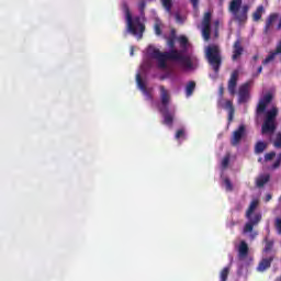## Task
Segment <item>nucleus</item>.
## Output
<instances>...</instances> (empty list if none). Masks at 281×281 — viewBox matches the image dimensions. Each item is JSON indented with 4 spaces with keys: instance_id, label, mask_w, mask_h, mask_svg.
<instances>
[{
    "instance_id": "obj_3",
    "label": "nucleus",
    "mask_w": 281,
    "mask_h": 281,
    "mask_svg": "<svg viewBox=\"0 0 281 281\" xmlns=\"http://www.w3.org/2000/svg\"><path fill=\"white\" fill-rule=\"evenodd\" d=\"M124 8L128 32L134 36H138V38H142L144 36V32H146V25L142 23V18H133V15L131 14V9H128L127 3L124 4Z\"/></svg>"
},
{
    "instance_id": "obj_2",
    "label": "nucleus",
    "mask_w": 281,
    "mask_h": 281,
    "mask_svg": "<svg viewBox=\"0 0 281 281\" xmlns=\"http://www.w3.org/2000/svg\"><path fill=\"white\" fill-rule=\"evenodd\" d=\"M160 102L161 104L158 108V111L161 113L164 117V124L166 126H172V123L175 122V112H170V92L166 89V87L160 86Z\"/></svg>"
},
{
    "instance_id": "obj_35",
    "label": "nucleus",
    "mask_w": 281,
    "mask_h": 281,
    "mask_svg": "<svg viewBox=\"0 0 281 281\" xmlns=\"http://www.w3.org/2000/svg\"><path fill=\"white\" fill-rule=\"evenodd\" d=\"M276 157V151H270L265 155V161H271Z\"/></svg>"
},
{
    "instance_id": "obj_1",
    "label": "nucleus",
    "mask_w": 281,
    "mask_h": 281,
    "mask_svg": "<svg viewBox=\"0 0 281 281\" xmlns=\"http://www.w3.org/2000/svg\"><path fill=\"white\" fill-rule=\"evenodd\" d=\"M177 37L175 35L170 36L167 40V45L171 49L169 52L161 53L158 48H154L150 56L155 60H158V67L159 69H167L168 67V60H177L182 65V67H186L187 69H192V59L190 56L183 55L181 50L175 49V41Z\"/></svg>"
},
{
    "instance_id": "obj_18",
    "label": "nucleus",
    "mask_w": 281,
    "mask_h": 281,
    "mask_svg": "<svg viewBox=\"0 0 281 281\" xmlns=\"http://www.w3.org/2000/svg\"><path fill=\"white\" fill-rule=\"evenodd\" d=\"M271 179V176L261 175L256 179V186L257 188H265L266 183H269V180Z\"/></svg>"
},
{
    "instance_id": "obj_23",
    "label": "nucleus",
    "mask_w": 281,
    "mask_h": 281,
    "mask_svg": "<svg viewBox=\"0 0 281 281\" xmlns=\"http://www.w3.org/2000/svg\"><path fill=\"white\" fill-rule=\"evenodd\" d=\"M194 89H196V82L189 81L186 86V95H187V98H190V95H192V93H194Z\"/></svg>"
},
{
    "instance_id": "obj_45",
    "label": "nucleus",
    "mask_w": 281,
    "mask_h": 281,
    "mask_svg": "<svg viewBox=\"0 0 281 281\" xmlns=\"http://www.w3.org/2000/svg\"><path fill=\"white\" fill-rule=\"evenodd\" d=\"M276 281H281V276L276 279Z\"/></svg>"
},
{
    "instance_id": "obj_46",
    "label": "nucleus",
    "mask_w": 281,
    "mask_h": 281,
    "mask_svg": "<svg viewBox=\"0 0 281 281\" xmlns=\"http://www.w3.org/2000/svg\"><path fill=\"white\" fill-rule=\"evenodd\" d=\"M258 161H259V162L262 161V158H259Z\"/></svg>"
},
{
    "instance_id": "obj_33",
    "label": "nucleus",
    "mask_w": 281,
    "mask_h": 281,
    "mask_svg": "<svg viewBox=\"0 0 281 281\" xmlns=\"http://www.w3.org/2000/svg\"><path fill=\"white\" fill-rule=\"evenodd\" d=\"M274 226H276L278 234L281 236V218L280 217L276 218Z\"/></svg>"
},
{
    "instance_id": "obj_29",
    "label": "nucleus",
    "mask_w": 281,
    "mask_h": 281,
    "mask_svg": "<svg viewBox=\"0 0 281 281\" xmlns=\"http://www.w3.org/2000/svg\"><path fill=\"white\" fill-rule=\"evenodd\" d=\"M228 277H229V267H225L220 273V281H227Z\"/></svg>"
},
{
    "instance_id": "obj_41",
    "label": "nucleus",
    "mask_w": 281,
    "mask_h": 281,
    "mask_svg": "<svg viewBox=\"0 0 281 281\" xmlns=\"http://www.w3.org/2000/svg\"><path fill=\"white\" fill-rule=\"evenodd\" d=\"M272 198H273V196L271 195V193H268V194L266 195V203H269V201H271Z\"/></svg>"
},
{
    "instance_id": "obj_11",
    "label": "nucleus",
    "mask_w": 281,
    "mask_h": 281,
    "mask_svg": "<svg viewBox=\"0 0 281 281\" xmlns=\"http://www.w3.org/2000/svg\"><path fill=\"white\" fill-rule=\"evenodd\" d=\"M136 85L138 89L142 91V93L145 95L146 100H153V93L146 87V82H144V79H142L140 74L136 75Z\"/></svg>"
},
{
    "instance_id": "obj_20",
    "label": "nucleus",
    "mask_w": 281,
    "mask_h": 281,
    "mask_svg": "<svg viewBox=\"0 0 281 281\" xmlns=\"http://www.w3.org/2000/svg\"><path fill=\"white\" fill-rule=\"evenodd\" d=\"M259 204H260V201L258 199H255L250 202V205H249L248 210L246 211L247 218H251V214H254V212H256V209L258 207Z\"/></svg>"
},
{
    "instance_id": "obj_39",
    "label": "nucleus",
    "mask_w": 281,
    "mask_h": 281,
    "mask_svg": "<svg viewBox=\"0 0 281 281\" xmlns=\"http://www.w3.org/2000/svg\"><path fill=\"white\" fill-rule=\"evenodd\" d=\"M280 165H281V161H280L279 159H277V160L274 161V164L272 165V169H273V170H278V168H280Z\"/></svg>"
},
{
    "instance_id": "obj_24",
    "label": "nucleus",
    "mask_w": 281,
    "mask_h": 281,
    "mask_svg": "<svg viewBox=\"0 0 281 281\" xmlns=\"http://www.w3.org/2000/svg\"><path fill=\"white\" fill-rule=\"evenodd\" d=\"M137 8L142 18L146 16V0H139Z\"/></svg>"
},
{
    "instance_id": "obj_19",
    "label": "nucleus",
    "mask_w": 281,
    "mask_h": 281,
    "mask_svg": "<svg viewBox=\"0 0 281 281\" xmlns=\"http://www.w3.org/2000/svg\"><path fill=\"white\" fill-rule=\"evenodd\" d=\"M268 146L269 144H267L266 142L258 140L255 145V155H262V153L267 150Z\"/></svg>"
},
{
    "instance_id": "obj_27",
    "label": "nucleus",
    "mask_w": 281,
    "mask_h": 281,
    "mask_svg": "<svg viewBox=\"0 0 281 281\" xmlns=\"http://www.w3.org/2000/svg\"><path fill=\"white\" fill-rule=\"evenodd\" d=\"M161 3L164 5L165 10L169 14H172V0H161Z\"/></svg>"
},
{
    "instance_id": "obj_6",
    "label": "nucleus",
    "mask_w": 281,
    "mask_h": 281,
    "mask_svg": "<svg viewBox=\"0 0 281 281\" xmlns=\"http://www.w3.org/2000/svg\"><path fill=\"white\" fill-rule=\"evenodd\" d=\"M278 117V108H272L266 112V117L261 126L262 135H271L276 133V119Z\"/></svg>"
},
{
    "instance_id": "obj_17",
    "label": "nucleus",
    "mask_w": 281,
    "mask_h": 281,
    "mask_svg": "<svg viewBox=\"0 0 281 281\" xmlns=\"http://www.w3.org/2000/svg\"><path fill=\"white\" fill-rule=\"evenodd\" d=\"M247 256H249V245H247V241L241 240L238 247V257L247 258Z\"/></svg>"
},
{
    "instance_id": "obj_15",
    "label": "nucleus",
    "mask_w": 281,
    "mask_h": 281,
    "mask_svg": "<svg viewBox=\"0 0 281 281\" xmlns=\"http://www.w3.org/2000/svg\"><path fill=\"white\" fill-rule=\"evenodd\" d=\"M243 52H245V48L243 47V42L240 41V38H237L233 45L232 60H238V58L243 56Z\"/></svg>"
},
{
    "instance_id": "obj_47",
    "label": "nucleus",
    "mask_w": 281,
    "mask_h": 281,
    "mask_svg": "<svg viewBox=\"0 0 281 281\" xmlns=\"http://www.w3.org/2000/svg\"><path fill=\"white\" fill-rule=\"evenodd\" d=\"M280 201H281V196H280Z\"/></svg>"
},
{
    "instance_id": "obj_28",
    "label": "nucleus",
    "mask_w": 281,
    "mask_h": 281,
    "mask_svg": "<svg viewBox=\"0 0 281 281\" xmlns=\"http://www.w3.org/2000/svg\"><path fill=\"white\" fill-rule=\"evenodd\" d=\"M212 32V26H202V34L204 41H210V34Z\"/></svg>"
},
{
    "instance_id": "obj_14",
    "label": "nucleus",
    "mask_w": 281,
    "mask_h": 281,
    "mask_svg": "<svg viewBox=\"0 0 281 281\" xmlns=\"http://www.w3.org/2000/svg\"><path fill=\"white\" fill-rule=\"evenodd\" d=\"M260 221H262V215L260 214H256L254 217H250L249 222L246 223V225L244 226V234H249L254 232V226L258 225Z\"/></svg>"
},
{
    "instance_id": "obj_13",
    "label": "nucleus",
    "mask_w": 281,
    "mask_h": 281,
    "mask_svg": "<svg viewBox=\"0 0 281 281\" xmlns=\"http://www.w3.org/2000/svg\"><path fill=\"white\" fill-rule=\"evenodd\" d=\"M274 259H276V251H273V254L270 257L261 259V261L257 267V271L262 273L263 271H267V269H270L271 262H273Z\"/></svg>"
},
{
    "instance_id": "obj_21",
    "label": "nucleus",
    "mask_w": 281,
    "mask_h": 281,
    "mask_svg": "<svg viewBox=\"0 0 281 281\" xmlns=\"http://www.w3.org/2000/svg\"><path fill=\"white\" fill-rule=\"evenodd\" d=\"M265 12V7L259 5L256 11L252 13V20L258 23L262 19V13Z\"/></svg>"
},
{
    "instance_id": "obj_37",
    "label": "nucleus",
    "mask_w": 281,
    "mask_h": 281,
    "mask_svg": "<svg viewBox=\"0 0 281 281\" xmlns=\"http://www.w3.org/2000/svg\"><path fill=\"white\" fill-rule=\"evenodd\" d=\"M218 95L221 100H223V95H225V87L223 85H221L218 88Z\"/></svg>"
},
{
    "instance_id": "obj_30",
    "label": "nucleus",
    "mask_w": 281,
    "mask_h": 281,
    "mask_svg": "<svg viewBox=\"0 0 281 281\" xmlns=\"http://www.w3.org/2000/svg\"><path fill=\"white\" fill-rule=\"evenodd\" d=\"M178 42L180 43V47L182 49H187L188 48V37L184 35H181L178 37Z\"/></svg>"
},
{
    "instance_id": "obj_25",
    "label": "nucleus",
    "mask_w": 281,
    "mask_h": 281,
    "mask_svg": "<svg viewBox=\"0 0 281 281\" xmlns=\"http://www.w3.org/2000/svg\"><path fill=\"white\" fill-rule=\"evenodd\" d=\"M202 26H212V13L206 12L202 20Z\"/></svg>"
},
{
    "instance_id": "obj_8",
    "label": "nucleus",
    "mask_w": 281,
    "mask_h": 281,
    "mask_svg": "<svg viewBox=\"0 0 281 281\" xmlns=\"http://www.w3.org/2000/svg\"><path fill=\"white\" fill-rule=\"evenodd\" d=\"M273 101V94L271 92L266 93L258 102L256 109V115H262L267 111V106Z\"/></svg>"
},
{
    "instance_id": "obj_32",
    "label": "nucleus",
    "mask_w": 281,
    "mask_h": 281,
    "mask_svg": "<svg viewBox=\"0 0 281 281\" xmlns=\"http://www.w3.org/2000/svg\"><path fill=\"white\" fill-rule=\"evenodd\" d=\"M224 184L226 186V190L228 192H232V190H234V186L232 184V181L229 180V178L224 179Z\"/></svg>"
},
{
    "instance_id": "obj_36",
    "label": "nucleus",
    "mask_w": 281,
    "mask_h": 281,
    "mask_svg": "<svg viewBox=\"0 0 281 281\" xmlns=\"http://www.w3.org/2000/svg\"><path fill=\"white\" fill-rule=\"evenodd\" d=\"M274 147L281 148V134L280 133L277 135V138L274 140Z\"/></svg>"
},
{
    "instance_id": "obj_43",
    "label": "nucleus",
    "mask_w": 281,
    "mask_h": 281,
    "mask_svg": "<svg viewBox=\"0 0 281 281\" xmlns=\"http://www.w3.org/2000/svg\"><path fill=\"white\" fill-rule=\"evenodd\" d=\"M252 60H258V55H255V56L252 57Z\"/></svg>"
},
{
    "instance_id": "obj_40",
    "label": "nucleus",
    "mask_w": 281,
    "mask_h": 281,
    "mask_svg": "<svg viewBox=\"0 0 281 281\" xmlns=\"http://www.w3.org/2000/svg\"><path fill=\"white\" fill-rule=\"evenodd\" d=\"M176 21H177V23H183V18H181V14H179V13H176Z\"/></svg>"
},
{
    "instance_id": "obj_38",
    "label": "nucleus",
    "mask_w": 281,
    "mask_h": 281,
    "mask_svg": "<svg viewBox=\"0 0 281 281\" xmlns=\"http://www.w3.org/2000/svg\"><path fill=\"white\" fill-rule=\"evenodd\" d=\"M193 10H199V0H190Z\"/></svg>"
},
{
    "instance_id": "obj_42",
    "label": "nucleus",
    "mask_w": 281,
    "mask_h": 281,
    "mask_svg": "<svg viewBox=\"0 0 281 281\" xmlns=\"http://www.w3.org/2000/svg\"><path fill=\"white\" fill-rule=\"evenodd\" d=\"M260 74H262V66H259L257 69V76H260Z\"/></svg>"
},
{
    "instance_id": "obj_12",
    "label": "nucleus",
    "mask_w": 281,
    "mask_h": 281,
    "mask_svg": "<svg viewBox=\"0 0 281 281\" xmlns=\"http://www.w3.org/2000/svg\"><path fill=\"white\" fill-rule=\"evenodd\" d=\"M245 125H239V127L233 132V136L231 138L232 146H238V144H240L243 137H245Z\"/></svg>"
},
{
    "instance_id": "obj_44",
    "label": "nucleus",
    "mask_w": 281,
    "mask_h": 281,
    "mask_svg": "<svg viewBox=\"0 0 281 281\" xmlns=\"http://www.w3.org/2000/svg\"><path fill=\"white\" fill-rule=\"evenodd\" d=\"M279 161H281V153L279 154L278 158Z\"/></svg>"
},
{
    "instance_id": "obj_31",
    "label": "nucleus",
    "mask_w": 281,
    "mask_h": 281,
    "mask_svg": "<svg viewBox=\"0 0 281 281\" xmlns=\"http://www.w3.org/2000/svg\"><path fill=\"white\" fill-rule=\"evenodd\" d=\"M176 139H186V130L180 128L176 132Z\"/></svg>"
},
{
    "instance_id": "obj_7",
    "label": "nucleus",
    "mask_w": 281,
    "mask_h": 281,
    "mask_svg": "<svg viewBox=\"0 0 281 281\" xmlns=\"http://www.w3.org/2000/svg\"><path fill=\"white\" fill-rule=\"evenodd\" d=\"M249 87H251V82H245L241 83L238 88L237 91V102L239 104H247V102H249V100H251V92L249 91Z\"/></svg>"
},
{
    "instance_id": "obj_4",
    "label": "nucleus",
    "mask_w": 281,
    "mask_h": 281,
    "mask_svg": "<svg viewBox=\"0 0 281 281\" xmlns=\"http://www.w3.org/2000/svg\"><path fill=\"white\" fill-rule=\"evenodd\" d=\"M229 12L233 13L235 21L239 25H245L249 19V7L243 5V0H232L228 7Z\"/></svg>"
},
{
    "instance_id": "obj_34",
    "label": "nucleus",
    "mask_w": 281,
    "mask_h": 281,
    "mask_svg": "<svg viewBox=\"0 0 281 281\" xmlns=\"http://www.w3.org/2000/svg\"><path fill=\"white\" fill-rule=\"evenodd\" d=\"M229 166V155L225 156L222 160V168H228Z\"/></svg>"
},
{
    "instance_id": "obj_9",
    "label": "nucleus",
    "mask_w": 281,
    "mask_h": 281,
    "mask_svg": "<svg viewBox=\"0 0 281 281\" xmlns=\"http://www.w3.org/2000/svg\"><path fill=\"white\" fill-rule=\"evenodd\" d=\"M240 77V71L238 69L233 70L231 74V77L227 82V91L229 95H235L236 94V89L238 87V78Z\"/></svg>"
},
{
    "instance_id": "obj_26",
    "label": "nucleus",
    "mask_w": 281,
    "mask_h": 281,
    "mask_svg": "<svg viewBox=\"0 0 281 281\" xmlns=\"http://www.w3.org/2000/svg\"><path fill=\"white\" fill-rule=\"evenodd\" d=\"M161 25H162L161 20L156 19L155 24H154V32H155L156 36H161V33H162Z\"/></svg>"
},
{
    "instance_id": "obj_5",
    "label": "nucleus",
    "mask_w": 281,
    "mask_h": 281,
    "mask_svg": "<svg viewBox=\"0 0 281 281\" xmlns=\"http://www.w3.org/2000/svg\"><path fill=\"white\" fill-rule=\"evenodd\" d=\"M206 58L213 71L215 74H218V71H221V66L223 65V57H221V48L218 47V45L207 46Z\"/></svg>"
},
{
    "instance_id": "obj_10",
    "label": "nucleus",
    "mask_w": 281,
    "mask_h": 281,
    "mask_svg": "<svg viewBox=\"0 0 281 281\" xmlns=\"http://www.w3.org/2000/svg\"><path fill=\"white\" fill-rule=\"evenodd\" d=\"M278 19H280V13H270L268 15V18L266 19V23L263 26V34H269L271 32V30H273V25L276 23V21H278Z\"/></svg>"
},
{
    "instance_id": "obj_22",
    "label": "nucleus",
    "mask_w": 281,
    "mask_h": 281,
    "mask_svg": "<svg viewBox=\"0 0 281 281\" xmlns=\"http://www.w3.org/2000/svg\"><path fill=\"white\" fill-rule=\"evenodd\" d=\"M273 245H276V243L273 241V239H269V238H265V247H263V254H270V251H273Z\"/></svg>"
},
{
    "instance_id": "obj_16",
    "label": "nucleus",
    "mask_w": 281,
    "mask_h": 281,
    "mask_svg": "<svg viewBox=\"0 0 281 281\" xmlns=\"http://www.w3.org/2000/svg\"><path fill=\"white\" fill-rule=\"evenodd\" d=\"M225 111H228V124L234 122V115L236 113V109L234 108V102L232 100H226L225 104L222 105Z\"/></svg>"
}]
</instances>
